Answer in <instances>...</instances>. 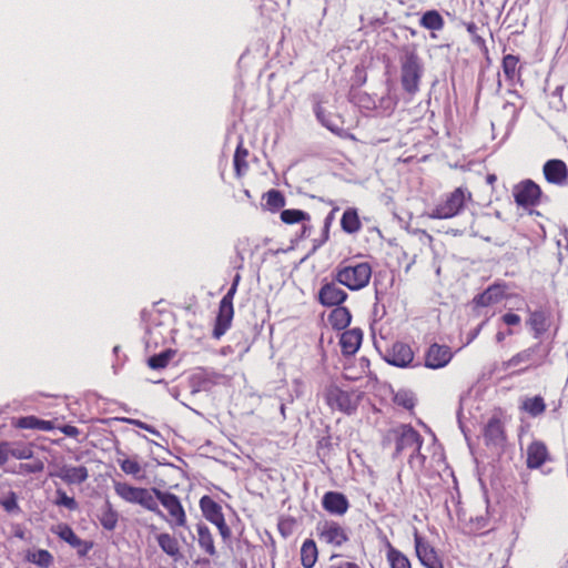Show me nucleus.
I'll return each instance as SVG.
<instances>
[{
  "mask_svg": "<svg viewBox=\"0 0 568 568\" xmlns=\"http://www.w3.org/2000/svg\"><path fill=\"white\" fill-rule=\"evenodd\" d=\"M372 273V266L367 262H343L336 267L334 280L351 291H359L368 285Z\"/></svg>",
  "mask_w": 568,
  "mask_h": 568,
  "instance_id": "nucleus-1",
  "label": "nucleus"
},
{
  "mask_svg": "<svg viewBox=\"0 0 568 568\" xmlns=\"http://www.w3.org/2000/svg\"><path fill=\"white\" fill-rule=\"evenodd\" d=\"M473 200V195L467 187H456L447 193L436 206L427 213L429 219L447 220L457 216Z\"/></svg>",
  "mask_w": 568,
  "mask_h": 568,
  "instance_id": "nucleus-2",
  "label": "nucleus"
},
{
  "mask_svg": "<svg viewBox=\"0 0 568 568\" xmlns=\"http://www.w3.org/2000/svg\"><path fill=\"white\" fill-rule=\"evenodd\" d=\"M115 494L126 503L138 504L141 507L163 517V511L155 501L153 488L134 487L128 483L114 481Z\"/></svg>",
  "mask_w": 568,
  "mask_h": 568,
  "instance_id": "nucleus-3",
  "label": "nucleus"
},
{
  "mask_svg": "<svg viewBox=\"0 0 568 568\" xmlns=\"http://www.w3.org/2000/svg\"><path fill=\"white\" fill-rule=\"evenodd\" d=\"M155 501H160L164 509L168 511V517L163 515L169 526L173 529L179 527H186V513L182 506L179 497L170 491L153 488Z\"/></svg>",
  "mask_w": 568,
  "mask_h": 568,
  "instance_id": "nucleus-4",
  "label": "nucleus"
},
{
  "mask_svg": "<svg viewBox=\"0 0 568 568\" xmlns=\"http://www.w3.org/2000/svg\"><path fill=\"white\" fill-rule=\"evenodd\" d=\"M422 73L423 68L417 54L407 51L400 59V80L406 92L414 94L418 91Z\"/></svg>",
  "mask_w": 568,
  "mask_h": 568,
  "instance_id": "nucleus-5",
  "label": "nucleus"
},
{
  "mask_svg": "<svg viewBox=\"0 0 568 568\" xmlns=\"http://www.w3.org/2000/svg\"><path fill=\"white\" fill-rule=\"evenodd\" d=\"M325 399L331 408L345 414H352L359 404L361 393L356 390H343L335 385H331L326 388Z\"/></svg>",
  "mask_w": 568,
  "mask_h": 568,
  "instance_id": "nucleus-6",
  "label": "nucleus"
},
{
  "mask_svg": "<svg viewBox=\"0 0 568 568\" xmlns=\"http://www.w3.org/2000/svg\"><path fill=\"white\" fill-rule=\"evenodd\" d=\"M316 531L322 542L334 547H341L348 540L347 530L333 520H325L317 524Z\"/></svg>",
  "mask_w": 568,
  "mask_h": 568,
  "instance_id": "nucleus-7",
  "label": "nucleus"
},
{
  "mask_svg": "<svg viewBox=\"0 0 568 568\" xmlns=\"http://www.w3.org/2000/svg\"><path fill=\"white\" fill-rule=\"evenodd\" d=\"M394 432L396 434L397 453L409 450L413 455L420 450L423 443L422 437L412 426L402 425Z\"/></svg>",
  "mask_w": 568,
  "mask_h": 568,
  "instance_id": "nucleus-8",
  "label": "nucleus"
},
{
  "mask_svg": "<svg viewBox=\"0 0 568 568\" xmlns=\"http://www.w3.org/2000/svg\"><path fill=\"white\" fill-rule=\"evenodd\" d=\"M513 195L518 205L529 207L538 204L541 191L535 182L526 180L515 185Z\"/></svg>",
  "mask_w": 568,
  "mask_h": 568,
  "instance_id": "nucleus-9",
  "label": "nucleus"
},
{
  "mask_svg": "<svg viewBox=\"0 0 568 568\" xmlns=\"http://www.w3.org/2000/svg\"><path fill=\"white\" fill-rule=\"evenodd\" d=\"M415 550L420 564L425 568H444L440 558L434 547L417 532L414 535Z\"/></svg>",
  "mask_w": 568,
  "mask_h": 568,
  "instance_id": "nucleus-10",
  "label": "nucleus"
},
{
  "mask_svg": "<svg viewBox=\"0 0 568 568\" xmlns=\"http://www.w3.org/2000/svg\"><path fill=\"white\" fill-rule=\"evenodd\" d=\"M200 508L204 515V517L214 524L222 535H225L229 532V528L225 524L224 516L222 514L221 506L215 503L211 497L203 496L200 499Z\"/></svg>",
  "mask_w": 568,
  "mask_h": 568,
  "instance_id": "nucleus-11",
  "label": "nucleus"
},
{
  "mask_svg": "<svg viewBox=\"0 0 568 568\" xmlns=\"http://www.w3.org/2000/svg\"><path fill=\"white\" fill-rule=\"evenodd\" d=\"M452 358L453 353L448 346L433 344L426 353L425 366L432 369L443 368Z\"/></svg>",
  "mask_w": 568,
  "mask_h": 568,
  "instance_id": "nucleus-12",
  "label": "nucleus"
},
{
  "mask_svg": "<svg viewBox=\"0 0 568 568\" xmlns=\"http://www.w3.org/2000/svg\"><path fill=\"white\" fill-rule=\"evenodd\" d=\"M385 359L390 365L407 367L414 359V353L409 345L397 342L387 351Z\"/></svg>",
  "mask_w": 568,
  "mask_h": 568,
  "instance_id": "nucleus-13",
  "label": "nucleus"
},
{
  "mask_svg": "<svg viewBox=\"0 0 568 568\" xmlns=\"http://www.w3.org/2000/svg\"><path fill=\"white\" fill-rule=\"evenodd\" d=\"M347 298V293L336 283L324 284L318 292V301L324 306H338Z\"/></svg>",
  "mask_w": 568,
  "mask_h": 568,
  "instance_id": "nucleus-14",
  "label": "nucleus"
},
{
  "mask_svg": "<svg viewBox=\"0 0 568 568\" xmlns=\"http://www.w3.org/2000/svg\"><path fill=\"white\" fill-rule=\"evenodd\" d=\"M62 540L68 542L71 547L78 549L80 556H85L92 548V544L80 539L72 528L65 524H60L53 530Z\"/></svg>",
  "mask_w": 568,
  "mask_h": 568,
  "instance_id": "nucleus-15",
  "label": "nucleus"
},
{
  "mask_svg": "<svg viewBox=\"0 0 568 568\" xmlns=\"http://www.w3.org/2000/svg\"><path fill=\"white\" fill-rule=\"evenodd\" d=\"M544 175L549 183L565 184L568 178V170L561 160H549L544 165Z\"/></svg>",
  "mask_w": 568,
  "mask_h": 568,
  "instance_id": "nucleus-16",
  "label": "nucleus"
},
{
  "mask_svg": "<svg viewBox=\"0 0 568 568\" xmlns=\"http://www.w3.org/2000/svg\"><path fill=\"white\" fill-rule=\"evenodd\" d=\"M234 315L233 303L221 301L213 335L220 338L230 328Z\"/></svg>",
  "mask_w": 568,
  "mask_h": 568,
  "instance_id": "nucleus-17",
  "label": "nucleus"
},
{
  "mask_svg": "<svg viewBox=\"0 0 568 568\" xmlns=\"http://www.w3.org/2000/svg\"><path fill=\"white\" fill-rule=\"evenodd\" d=\"M322 504L326 511L338 516L344 515L349 507L347 498L343 494L336 491L326 493L323 496Z\"/></svg>",
  "mask_w": 568,
  "mask_h": 568,
  "instance_id": "nucleus-18",
  "label": "nucleus"
},
{
  "mask_svg": "<svg viewBox=\"0 0 568 568\" xmlns=\"http://www.w3.org/2000/svg\"><path fill=\"white\" fill-rule=\"evenodd\" d=\"M57 476L64 483L72 485L85 481L89 477V473L84 466L63 465L60 467Z\"/></svg>",
  "mask_w": 568,
  "mask_h": 568,
  "instance_id": "nucleus-19",
  "label": "nucleus"
},
{
  "mask_svg": "<svg viewBox=\"0 0 568 568\" xmlns=\"http://www.w3.org/2000/svg\"><path fill=\"white\" fill-rule=\"evenodd\" d=\"M363 339V332L359 328L345 331L339 338V344L344 355H354Z\"/></svg>",
  "mask_w": 568,
  "mask_h": 568,
  "instance_id": "nucleus-20",
  "label": "nucleus"
},
{
  "mask_svg": "<svg viewBox=\"0 0 568 568\" xmlns=\"http://www.w3.org/2000/svg\"><path fill=\"white\" fill-rule=\"evenodd\" d=\"M548 458V450L544 443L534 442L527 448L528 468H539Z\"/></svg>",
  "mask_w": 568,
  "mask_h": 568,
  "instance_id": "nucleus-21",
  "label": "nucleus"
},
{
  "mask_svg": "<svg viewBox=\"0 0 568 568\" xmlns=\"http://www.w3.org/2000/svg\"><path fill=\"white\" fill-rule=\"evenodd\" d=\"M505 297V288L500 285H491L484 293L475 297L478 306H489L500 302Z\"/></svg>",
  "mask_w": 568,
  "mask_h": 568,
  "instance_id": "nucleus-22",
  "label": "nucleus"
},
{
  "mask_svg": "<svg viewBox=\"0 0 568 568\" xmlns=\"http://www.w3.org/2000/svg\"><path fill=\"white\" fill-rule=\"evenodd\" d=\"M315 115L317 118V120L325 126L327 128L329 131H332L333 133L337 134V135H342L344 130L343 128H341L339 125V120L337 116L335 115H332L329 113H327L324 108L320 104H316L315 105Z\"/></svg>",
  "mask_w": 568,
  "mask_h": 568,
  "instance_id": "nucleus-23",
  "label": "nucleus"
},
{
  "mask_svg": "<svg viewBox=\"0 0 568 568\" xmlns=\"http://www.w3.org/2000/svg\"><path fill=\"white\" fill-rule=\"evenodd\" d=\"M352 320L351 312L344 306H336L328 315V322L335 329L346 328Z\"/></svg>",
  "mask_w": 568,
  "mask_h": 568,
  "instance_id": "nucleus-24",
  "label": "nucleus"
},
{
  "mask_svg": "<svg viewBox=\"0 0 568 568\" xmlns=\"http://www.w3.org/2000/svg\"><path fill=\"white\" fill-rule=\"evenodd\" d=\"M527 323L537 338L547 332L550 326L549 316L544 312H532Z\"/></svg>",
  "mask_w": 568,
  "mask_h": 568,
  "instance_id": "nucleus-25",
  "label": "nucleus"
},
{
  "mask_svg": "<svg viewBox=\"0 0 568 568\" xmlns=\"http://www.w3.org/2000/svg\"><path fill=\"white\" fill-rule=\"evenodd\" d=\"M160 548L170 557L178 559L180 557V546L178 540L168 532H161L156 536Z\"/></svg>",
  "mask_w": 568,
  "mask_h": 568,
  "instance_id": "nucleus-26",
  "label": "nucleus"
},
{
  "mask_svg": "<svg viewBox=\"0 0 568 568\" xmlns=\"http://www.w3.org/2000/svg\"><path fill=\"white\" fill-rule=\"evenodd\" d=\"M317 547L314 540L306 539L301 547V562L304 568H313L317 561Z\"/></svg>",
  "mask_w": 568,
  "mask_h": 568,
  "instance_id": "nucleus-27",
  "label": "nucleus"
},
{
  "mask_svg": "<svg viewBox=\"0 0 568 568\" xmlns=\"http://www.w3.org/2000/svg\"><path fill=\"white\" fill-rule=\"evenodd\" d=\"M520 408L531 417H536L546 410V404L541 396L525 397L521 400Z\"/></svg>",
  "mask_w": 568,
  "mask_h": 568,
  "instance_id": "nucleus-28",
  "label": "nucleus"
},
{
  "mask_svg": "<svg viewBox=\"0 0 568 568\" xmlns=\"http://www.w3.org/2000/svg\"><path fill=\"white\" fill-rule=\"evenodd\" d=\"M341 226L343 231H345L348 234L356 233L361 230L362 224L356 210L347 209L343 213V216L341 219Z\"/></svg>",
  "mask_w": 568,
  "mask_h": 568,
  "instance_id": "nucleus-29",
  "label": "nucleus"
},
{
  "mask_svg": "<svg viewBox=\"0 0 568 568\" xmlns=\"http://www.w3.org/2000/svg\"><path fill=\"white\" fill-rule=\"evenodd\" d=\"M538 349V346L529 347L527 349H524L516 355H514L510 359L503 363V368L505 371L519 366L521 364H528L532 361L534 355L536 354Z\"/></svg>",
  "mask_w": 568,
  "mask_h": 568,
  "instance_id": "nucleus-30",
  "label": "nucleus"
},
{
  "mask_svg": "<svg viewBox=\"0 0 568 568\" xmlns=\"http://www.w3.org/2000/svg\"><path fill=\"white\" fill-rule=\"evenodd\" d=\"M420 26L427 30L439 31L444 28V19L437 10L426 11L419 21Z\"/></svg>",
  "mask_w": 568,
  "mask_h": 568,
  "instance_id": "nucleus-31",
  "label": "nucleus"
},
{
  "mask_svg": "<svg viewBox=\"0 0 568 568\" xmlns=\"http://www.w3.org/2000/svg\"><path fill=\"white\" fill-rule=\"evenodd\" d=\"M485 438L493 443H500L504 439L503 424L497 418H491L485 427Z\"/></svg>",
  "mask_w": 568,
  "mask_h": 568,
  "instance_id": "nucleus-32",
  "label": "nucleus"
},
{
  "mask_svg": "<svg viewBox=\"0 0 568 568\" xmlns=\"http://www.w3.org/2000/svg\"><path fill=\"white\" fill-rule=\"evenodd\" d=\"M119 515L108 501L99 517L100 524L106 530H113L118 525Z\"/></svg>",
  "mask_w": 568,
  "mask_h": 568,
  "instance_id": "nucleus-33",
  "label": "nucleus"
},
{
  "mask_svg": "<svg viewBox=\"0 0 568 568\" xmlns=\"http://www.w3.org/2000/svg\"><path fill=\"white\" fill-rule=\"evenodd\" d=\"M118 454L123 456L122 458H118V464L122 471L125 473L126 475L138 477L142 470V467L140 463L136 460V458L125 457L123 453Z\"/></svg>",
  "mask_w": 568,
  "mask_h": 568,
  "instance_id": "nucleus-34",
  "label": "nucleus"
},
{
  "mask_svg": "<svg viewBox=\"0 0 568 568\" xmlns=\"http://www.w3.org/2000/svg\"><path fill=\"white\" fill-rule=\"evenodd\" d=\"M197 534H199V545L202 549H204L207 554L214 555L215 547L213 537L210 532V529L206 526L199 525L197 526Z\"/></svg>",
  "mask_w": 568,
  "mask_h": 568,
  "instance_id": "nucleus-35",
  "label": "nucleus"
},
{
  "mask_svg": "<svg viewBox=\"0 0 568 568\" xmlns=\"http://www.w3.org/2000/svg\"><path fill=\"white\" fill-rule=\"evenodd\" d=\"M28 560L39 567L49 568L53 562V557L48 550L38 549L28 554Z\"/></svg>",
  "mask_w": 568,
  "mask_h": 568,
  "instance_id": "nucleus-36",
  "label": "nucleus"
},
{
  "mask_svg": "<svg viewBox=\"0 0 568 568\" xmlns=\"http://www.w3.org/2000/svg\"><path fill=\"white\" fill-rule=\"evenodd\" d=\"M387 559L392 568H410L408 558L388 545Z\"/></svg>",
  "mask_w": 568,
  "mask_h": 568,
  "instance_id": "nucleus-37",
  "label": "nucleus"
},
{
  "mask_svg": "<svg viewBox=\"0 0 568 568\" xmlns=\"http://www.w3.org/2000/svg\"><path fill=\"white\" fill-rule=\"evenodd\" d=\"M0 505L3 509L11 515L20 514L21 508L18 504V497L16 493L9 491L7 495L0 498Z\"/></svg>",
  "mask_w": 568,
  "mask_h": 568,
  "instance_id": "nucleus-38",
  "label": "nucleus"
},
{
  "mask_svg": "<svg viewBox=\"0 0 568 568\" xmlns=\"http://www.w3.org/2000/svg\"><path fill=\"white\" fill-rule=\"evenodd\" d=\"M308 219L307 213L301 210L288 209L281 213V220L286 224H294Z\"/></svg>",
  "mask_w": 568,
  "mask_h": 568,
  "instance_id": "nucleus-39",
  "label": "nucleus"
},
{
  "mask_svg": "<svg viewBox=\"0 0 568 568\" xmlns=\"http://www.w3.org/2000/svg\"><path fill=\"white\" fill-rule=\"evenodd\" d=\"M518 58L513 54H507L503 59V70L507 79H515L517 75Z\"/></svg>",
  "mask_w": 568,
  "mask_h": 568,
  "instance_id": "nucleus-40",
  "label": "nucleus"
},
{
  "mask_svg": "<svg viewBox=\"0 0 568 568\" xmlns=\"http://www.w3.org/2000/svg\"><path fill=\"white\" fill-rule=\"evenodd\" d=\"M394 403L398 406L406 408V409H412L415 405V399L410 392L398 390L394 395Z\"/></svg>",
  "mask_w": 568,
  "mask_h": 568,
  "instance_id": "nucleus-41",
  "label": "nucleus"
},
{
  "mask_svg": "<svg viewBox=\"0 0 568 568\" xmlns=\"http://www.w3.org/2000/svg\"><path fill=\"white\" fill-rule=\"evenodd\" d=\"M172 358L171 352H163L149 358L148 364L153 369H160L166 367L170 359Z\"/></svg>",
  "mask_w": 568,
  "mask_h": 568,
  "instance_id": "nucleus-42",
  "label": "nucleus"
},
{
  "mask_svg": "<svg viewBox=\"0 0 568 568\" xmlns=\"http://www.w3.org/2000/svg\"><path fill=\"white\" fill-rule=\"evenodd\" d=\"M266 205L272 210H278L285 204L283 195L276 191L271 190L265 194Z\"/></svg>",
  "mask_w": 568,
  "mask_h": 568,
  "instance_id": "nucleus-43",
  "label": "nucleus"
},
{
  "mask_svg": "<svg viewBox=\"0 0 568 568\" xmlns=\"http://www.w3.org/2000/svg\"><path fill=\"white\" fill-rule=\"evenodd\" d=\"M246 156L247 151L239 145L234 154V166L239 175L242 174L243 170L247 169Z\"/></svg>",
  "mask_w": 568,
  "mask_h": 568,
  "instance_id": "nucleus-44",
  "label": "nucleus"
},
{
  "mask_svg": "<svg viewBox=\"0 0 568 568\" xmlns=\"http://www.w3.org/2000/svg\"><path fill=\"white\" fill-rule=\"evenodd\" d=\"M57 496L55 505L63 506L70 510H75L78 508L75 499L73 497H69L63 490L58 489Z\"/></svg>",
  "mask_w": 568,
  "mask_h": 568,
  "instance_id": "nucleus-45",
  "label": "nucleus"
},
{
  "mask_svg": "<svg viewBox=\"0 0 568 568\" xmlns=\"http://www.w3.org/2000/svg\"><path fill=\"white\" fill-rule=\"evenodd\" d=\"M38 418L36 416H26L18 418L13 425L22 429H37Z\"/></svg>",
  "mask_w": 568,
  "mask_h": 568,
  "instance_id": "nucleus-46",
  "label": "nucleus"
},
{
  "mask_svg": "<svg viewBox=\"0 0 568 568\" xmlns=\"http://www.w3.org/2000/svg\"><path fill=\"white\" fill-rule=\"evenodd\" d=\"M9 456L17 459H29L32 457V449L27 446H19L14 448L9 446Z\"/></svg>",
  "mask_w": 568,
  "mask_h": 568,
  "instance_id": "nucleus-47",
  "label": "nucleus"
},
{
  "mask_svg": "<svg viewBox=\"0 0 568 568\" xmlns=\"http://www.w3.org/2000/svg\"><path fill=\"white\" fill-rule=\"evenodd\" d=\"M501 321L508 326H516L521 322L520 316L514 313H506L503 315Z\"/></svg>",
  "mask_w": 568,
  "mask_h": 568,
  "instance_id": "nucleus-48",
  "label": "nucleus"
},
{
  "mask_svg": "<svg viewBox=\"0 0 568 568\" xmlns=\"http://www.w3.org/2000/svg\"><path fill=\"white\" fill-rule=\"evenodd\" d=\"M381 106L390 113L396 106V101L390 97L383 98L381 100Z\"/></svg>",
  "mask_w": 568,
  "mask_h": 568,
  "instance_id": "nucleus-49",
  "label": "nucleus"
},
{
  "mask_svg": "<svg viewBox=\"0 0 568 568\" xmlns=\"http://www.w3.org/2000/svg\"><path fill=\"white\" fill-rule=\"evenodd\" d=\"M128 422L136 427H140L141 429H145L150 432L151 434L158 435L159 433L150 425L139 420V419H128Z\"/></svg>",
  "mask_w": 568,
  "mask_h": 568,
  "instance_id": "nucleus-50",
  "label": "nucleus"
},
{
  "mask_svg": "<svg viewBox=\"0 0 568 568\" xmlns=\"http://www.w3.org/2000/svg\"><path fill=\"white\" fill-rule=\"evenodd\" d=\"M9 458V444L0 443V466L3 465Z\"/></svg>",
  "mask_w": 568,
  "mask_h": 568,
  "instance_id": "nucleus-51",
  "label": "nucleus"
},
{
  "mask_svg": "<svg viewBox=\"0 0 568 568\" xmlns=\"http://www.w3.org/2000/svg\"><path fill=\"white\" fill-rule=\"evenodd\" d=\"M60 430L69 437H77L80 433L79 429L72 425H64L60 427Z\"/></svg>",
  "mask_w": 568,
  "mask_h": 568,
  "instance_id": "nucleus-52",
  "label": "nucleus"
},
{
  "mask_svg": "<svg viewBox=\"0 0 568 568\" xmlns=\"http://www.w3.org/2000/svg\"><path fill=\"white\" fill-rule=\"evenodd\" d=\"M54 428V425L51 420H43L38 418L37 429L49 432Z\"/></svg>",
  "mask_w": 568,
  "mask_h": 568,
  "instance_id": "nucleus-53",
  "label": "nucleus"
},
{
  "mask_svg": "<svg viewBox=\"0 0 568 568\" xmlns=\"http://www.w3.org/2000/svg\"><path fill=\"white\" fill-rule=\"evenodd\" d=\"M236 290H237V287L235 285H232L221 301H229V302L233 303V298L236 293Z\"/></svg>",
  "mask_w": 568,
  "mask_h": 568,
  "instance_id": "nucleus-54",
  "label": "nucleus"
},
{
  "mask_svg": "<svg viewBox=\"0 0 568 568\" xmlns=\"http://www.w3.org/2000/svg\"><path fill=\"white\" fill-rule=\"evenodd\" d=\"M485 527H486V519H485V518H483V517H480V518H477V519H476V526H475V527H470V528H469V531H470V532H475V531H477V530H479V529H483V528H485Z\"/></svg>",
  "mask_w": 568,
  "mask_h": 568,
  "instance_id": "nucleus-55",
  "label": "nucleus"
},
{
  "mask_svg": "<svg viewBox=\"0 0 568 568\" xmlns=\"http://www.w3.org/2000/svg\"><path fill=\"white\" fill-rule=\"evenodd\" d=\"M337 568H359L356 564L354 562H343Z\"/></svg>",
  "mask_w": 568,
  "mask_h": 568,
  "instance_id": "nucleus-56",
  "label": "nucleus"
},
{
  "mask_svg": "<svg viewBox=\"0 0 568 568\" xmlns=\"http://www.w3.org/2000/svg\"><path fill=\"white\" fill-rule=\"evenodd\" d=\"M505 338H506V336H505V332H497V334H496V341H497L498 343H501Z\"/></svg>",
  "mask_w": 568,
  "mask_h": 568,
  "instance_id": "nucleus-57",
  "label": "nucleus"
},
{
  "mask_svg": "<svg viewBox=\"0 0 568 568\" xmlns=\"http://www.w3.org/2000/svg\"><path fill=\"white\" fill-rule=\"evenodd\" d=\"M239 282H240V275L237 274L232 283V285H235L237 287L239 285Z\"/></svg>",
  "mask_w": 568,
  "mask_h": 568,
  "instance_id": "nucleus-58",
  "label": "nucleus"
},
{
  "mask_svg": "<svg viewBox=\"0 0 568 568\" xmlns=\"http://www.w3.org/2000/svg\"><path fill=\"white\" fill-rule=\"evenodd\" d=\"M495 180H496V178L494 175H489L487 178L488 183H493Z\"/></svg>",
  "mask_w": 568,
  "mask_h": 568,
  "instance_id": "nucleus-59",
  "label": "nucleus"
},
{
  "mask_svg": "<svg viewBox=\"0 0 568 568\" xmlns=\"http://www.w3.org/2000/svg\"><path fill=\"white\" fill-rule=\"evenodd\" d=\"M513 334V331L511 329H508L507 332H505V336L507 335H511Z\"/></svg>",
  "mask_w": 568,
  "mask_h": 568,
  "instance_id": "nucleus-60",
  "label": "nucleus"
},
{
  "mask_svg": "<svg viewBox=\"0 0 568 568\" xmlns=\"http://www.w3.org/2000/svg\"><path fill=\"white\" fill-rule=\"evenodd\" d=\"M42 469V465H39L38 467H36L33 470H40Z\"/></svg>",
  "mask_w": 568,
  "mask_h": 568,
  "instance_id": "nucleus-61",
  "label": "nucleus"
}]
</instances>
